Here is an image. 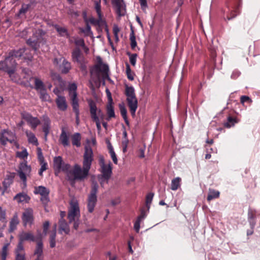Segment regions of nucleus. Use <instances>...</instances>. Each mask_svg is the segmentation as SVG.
<instances>
[{
	"label": "nucleus",
	"instance_id": "11",
	"mask_svg": "<svg viewBox=\"0 0 260 260\" xmlns=\"http://www.w3.org/2000/svg\"><path fill=\"white\" fill-rule=\"evenodd\" d=\"M53 168L55 170V174L57 175V174L61 171L67 174L68 170L71 169V166L69 164L64 163L62 157L58 156H55L53 159Z\"/></svg>",
	"mask_w": 260,
	"mask_h": 260
},
{
	"label": "nucleus",
	"instance_id": "12",
	"mask_svg": "<svg viewBox=\"0 0 260 260\" xmlns=\"http://www.w3.org/2000/svg\"><path fill=\"white\" fill-rule=\"evenodd\" d=\"M34 193L35 194H40L41 196L40 200L45 206L47 205L50 202L49 197L50 190L46 187L42 185L36 186L35 187Z\"/></svg>",
	"mask_w": 260,
	"mask_h": 260
},
{
	"label": "nucleus",
	"instance_id": "54",
	"mask_svg": "<svg viewBox=\"0 0 260 260\" xmlns=\"http://www.w3.org/2000/svg\"><path fill=\"white\" fill-rule=\"evenodd\" d=\"M113 34L114 35V37L115 38V40L116 41H118L119 40L118 38V33L120 31V29L118 25H114L113 28Z\"/></svg>",
	"mask_w": 260,
	"mask_h": 260
},
{
	"label": "nucleus",
	"instance_id": "38",
	"mask_svg": "<svg viewBox=\"0 0 260 260\" xmlns=\"http://www.w3.org/2000/svg\"><path fill=\"white\" fill-rule=\"evenodd\" d=\"M181 179L179 177H177L173 179L171 183V189L172 190H177L181 185Z\"/></svg>",
	"mask_w": 260,
	"mask_h": 260
},
{
	"label": "nucleus",
	"instance_id": "39",
	"mask_svg": "<svg viewBox=\"0 0 260 260\" xmlns=\"http://www.w3.org/2000/svg\"><path fill=\"white\" fill-rule=\"evenodd\" d=\"M31 7V4H23L21 5V7L19 10L18 13L16 14V16L17 18H20L21 15L25 14L29 10Z\"/></svg>",
	"mask_w": 260,
	"mask_h": 260
},
{
	"label": "nucleus",
	"instance_id": "20",
	"mask_svg": "<svg viewBox=\"0 0 260 260\" xmlns=\"http://www.w3.org/2000/svg\"><path fill=\"white\" fill-rule=\"evenodd\" d=\"M59 141L64 147L70 146V135L64 127H62Z\"/></svg>",
	"mask_w": 260,
	"mask_h": 260
},
{
	"label": "nucleus",
	"instance_id": "53",
	"mask_svg": "<svg viewBox=\"0 0 260 260\" xmlns=\"http://www.w3.org/2000/svg\"><path fill=\"white\" fill-rule=\"evenodd\" d=\"M127 54L129 55V61H130L131 63L133 66H135L136 63L137 54L136 53L131 54V53H128Z\"/></svg>",
	"mask_w": 260,
	"mask_h": 260
},
{
	"label": "nucleus",
	"instance_id": "56",
	"mask_svg": "<svg viewBox=\"0 0 260 260\" xmlns=\"http://www.w3.org/2000/svg\"><path fill=\"white\" fill-rule=\"evenodd\" d=\"M75 44L77 46L85 47V42L83 39H76L75 40Z\"/></svg>",
	"mask_w": 260,
	"mask_h": 260
},
{
	"label": "nucleus",
	"instance_id": "17",
	"mask_svg": "<svg viewBox=\"0 0 260 260\" xmlns=\"http://www.w3.org/2000/svg\"><path fill=\"white\" fill-rule=\"evenodd\" d=\"M21 78L25 81V84H22L25 86H30L32 88L33 86L31 85L30 82L31 80L34 78L32 71L26 68H23L21 72Z\"/></svg>",
	"mask_w": 260,
	"mask_h": 260
},
{
	"label": "nucleus",
	"instance_id": "5",
	"mask_svg": "<svg viewBox=\"0 0 260 260\" xmlns=\"http://www.w3.org/2000/svg\"><path fill=\"white\" fill-rule=\"evenodd\" d=\"M8 142L14 144L17 149L19 148L15 133L8 129H3L0 135V142L2 145L5 146Z\"/></svg>",
	"mask_w": 260,
	"mask_h": 260
},
{
	"label": "nucleus",
	"instance_id": "43",
	"mask_svg": "<svg viewBox=\"0 0 260 260\" xmlns=\"http://www.w3.org/2000/svg\"><path fill=\"white\" fill-rule=\"evenodd\" d=\"M238 121L236 118L229 116L228 118L227 121L224 123V126L226 127L230 128L232 126H234L235 124L238 122Z\"/></svg>",
	"mask_w": 260,
	"mask_h": 260
},
{
	"label": "nucleus",
	"instance_id": "40",
	"mask_svg": "<svg viewBox=\"0 0 260 260\" xmlns=\"http://www.w3.org/2000/svg\"><path fill=\"white\" fill-rule=\"evenodd\" d=\"M19 223V220L18 219L17 215L15 214L13 218L11 219L10 222V232H12L16 229V226Z\"/></svg>",
	"mask_w": 260,
	"mask_h": 260
},
{
	"label": "nucleus",
	"instance_id": "51",
	"mask_svg": "<svg viewBox=\"0 0 260 260\" xmlns=\"http://www.w3.org/2000/svg\"><path fill=\"white\" fill-rule=\"evenodd\" d=\"M126 73L127 78L129 80L133 81L134 79L133 74L131 71L130 66L128 63L126 64Z\"/></svg>",
	"mask_w": 260,
	"mask_h": 260
},
{
	"label": "nucleus",
	"instance_id": "15",
	"mask_svg": "<svg viewBox=\"0 0 260 260\" xmlns=\"http://www.w3.org/2000/svg\"><path fill=\"white\" fill-rule=\"evenodd\" d=\"M17 64L14 58L8 56L4 60L0 61V70L4 71L8 74V71L11 70L13 66L16 68Z\"/></svg>",
	"mask_w": 260,
	"mask_h": 260
},
{
	"label": "nucleus",
	"instance_id": "37",
	"mask_svg": "<svg viewBox=\"0 0 260 260\" xmlns=\"http://www.w3.org/2000/svg\"><path fill=\"white\" fill-rule=\"evenodd\" d=\"M106 142L107 144V147L109 150V153L110 154L111 158L113 160V162L115 164H117V162H118V160H117L116 154L114 151L113 147L111 143H110V142L109 140L107 141Z\"/></svg>",
	"mask_w": 260,
	"mask_h": 260
},
{
	"label": "nucleus",
	"instance_id": "31",
	"mask_svg": "<svg viewBox=\"0 0 260 260\" xmlns=\"http://www.w3.org/2000/svg\"><path fill=\"white\" fill-rule=\"evenodd\" d=\"M53 27L55 28L60 37H64L67 38H70L68 30L66 27H61L58 24L53 25Z\"/></svg>",
	"mask_w": 260,
	"mask_h": 260
},
{
	"label": "nucleus",
	"instance_id": "62",
	"mask_svg": "<svg viewBox=\"0 0 260 260\" xmlns=\"http://www.w3.org/2000/svg\"><path fill=\"white\" fill-rule=\"evenodd\" d=\"M141 222V221L137 219L134 223V228L137 233H139V230L140 229Z\"/></svg>",
	"mask_w": 260,
	"mask_h": 260
},
{
	"label": "nucleus",
	"instance_id": "32",
	"mask_svg": "<svg viewBox=\"0 0 260 260\" xmlns=\"http://www.w3.org/2000/svg\"><path fill=\"white\" fill-rule=\"evenodd\" d=\"M15 260H26L24 248L17 247L15 250Z\"/></svg>",
	"mask_w": 260,
	"mask_h": 260
},
{
	"label": "nucleus",
	"instance_id": "4",
	"mask_svg": "<svg viewBox=\"0 0 260 260\" xmlns=\"http://www.w3.org/2000/svg\"><path fill=\"white\" fill-rule=\"evenodd\" d=\"M45 34V31L42 29L36 30L33 33L32 37L27 40V44L31 47L35 51H37L40 47V43L45 42V40L43 38Z\"/></svg>",
	"mask_w": 260,
	"mask_h": 260
},
{
	"label": "nucleus",
	"instance_id": "2",
	"mask_svg": "<svg viewBox=\"0 0 260 260\" xmlns=\"http://www.w3.org/2000/svg\"><path fill=\"white\" fill-rule=\"evenodd\" d=\"M77 90V85L76 83H72L69 84L68 87L69 95L71 101L73 110L76 115V123L78 125L80 123V110Z\"/></svg>",
	"mask_w": 260,
	"mask_h": 260
},
{
	"label": "nucleus",
	"instance_id": "61",
	"mask_svg": "<svg viewBox=\"0 0 260 260\" xmlns=\"http://www.w3.org/2000/svg\"><path fill=\"white\" fill-rule=\"evenodd\" d=\"M8 244H7L5 245L2 248V257H7L8 254Z\"/></svg>",
	"mask_w": 260,
	"mask_h": 260
},
{
	"label": "nucleus",
	"instance_id": "42",
	"mask_svg": "<svg viewBox=\"0 0 260 260\" xmlns=\"http://www.w3.org/2000/svg\"><path fill=\"white\" fill-rule=\"evenodd\" d=\"M35 88L37 90H40L46 89L43 82L39 78L35 77Z\"/></svg>",
	"mask_w": 260,
	"mask_h": 260
},
{
	"label": "nucleus",
	"instance_id": "63",
	"mask_svg": "<svg viewBox=\"0 0 260 260\" xmlns=\"http://www.w3.org/2000/svg\"><path fill=\"white\" fill-rule=\"evenodd\" d=\"M106 92L108 100V104H113V99L112 98L111 93L108 88H106Z\"/></svg>",
	"mask_w": 260,
	"mask_h": 260
},
{
	"label": "nucleus",
	"instance_id": "28",
	"mask_svg": "<svg viewBox=\"0 0 260 260\" xmlns=\"http://www.w3.org/2000/svg\"><path fill=\"white\" fill-rule=\"evenodd\" d=\"M72 58L73 61L77 62H80L81 60L84 59L79 48H76L72 52Z\"/></svg>",
	"mask_w": 260,
	"mask_h": 260
},
{
	"label": "nucleus",
	"instance_id": "18",
	"mask_svg": "<svg viewBox=\"0 0 260 260\" xmlns=\"http://www.w3.org/2000/svg\"><path fill=\"white\" fill-rule=\"evenodd\" d=\"M22 220L25 226L27 224L31 225L33 223V210L31 208H28L25 210L22 214Z\"/></svg>",
	"mask_w": 260,
	"mask_h": 260
},
{
	"label": "nucleus",
	"instance_id": "29",
	"mask_svg": "<svg viewBox=\"0 0 260 260\" xmlns=\"http://www.w3.org/2000/svg\"><path fill=\"white\" fill-rule=\"evenodd\" d=\"M122 135H123V140L122 141L121 144L122 146V151L124 153L126 152L127 151V147L129 142L128 139L127 138V134L126 132V130L125 127L123 125H122Z\"/></svg>",
	"mask_w": 260,
	"mask_h": 260
},
{
	"label": "nucleus",
	"instance_id": "30",
	"mask_svg": "<svg viewBox=\"0 0 260 260\" xmlns=\"http://www.w3.org/2000/svg\"><path fill=\"white\" fill-rule=\"evenodd\" d=\"M59 232L60 234L64 233L66 234L70 233L69 225L64 219L59 221Z\"/></svg>",
	"mask_w": 260,
	"mask_h": 260
},
{
	"label": "nucleus",
	"instance_id": "34",
	"mask_svg": "<svg viewBox=\"0 0 260 260\" xmlns=\"http://www.w3.org/2000/svg\"><path fill=\"white\" fill-rule=\"evenodd\" d=\"M56 228L57 225L55 224L54 225V229L51 232L49 238L50 246L51 248H54L56 246Z\"/></svg>",
	"mask_w": 260,
	"mask_h": 260
},
{
	"label": "nucleus",
	"instance_id": "52",
	"mask_svg": "<svg viewBox=\"0 0 260 260\" xmlns=\"http://www.w3.org/2000/svg\"><path fill=\"white\" fill-rule=\"evenodd\" d=\"M86 28H81L80 30L82 32L84 33L86 35L88 36L90 34H92V31L91 30V27L89 25L88 22H86Z\"/></svg>",
	"mask_w": 260,
	"mask_h": 260
},
{
	"label": "nucleus",
	"instance_id": "14",
	"mask_svg": "<svg viewBox=\"0 0 260 260\" xmlns=\"http://www.w3.org/2000/svg\"><path fill=\"white\" fill-rule=\"evenodd\" d=\"M21 116L33 129H36L37 127L41 124V121L37 117H33L31 114L28 112H24L22 113Z\"/></svg>",
	"mask_w": 260,
	"mask_h": 260
},
{
	"label": "nucleus",
	"instance_id": "25",
	"mask_svg": "<svg viewBox=\"0 0 260 260\" xmlns=\"http://www.w3.org/2000/svg\"><path fill=\"white\" fill-rule=\"evenodd\" d=\"M101 168V172L102 173V176L106 179V183H108V180L110 178L112 174V165L111 162L109 161L108 165L105 166L104 167H102Z\"/></svg>",
	"mask_w": 260,
	"mask_h": 260
},
{
	"label": "nucleus",
	"instance_id": "1",
	"mask_svg": "<svg viewBox=\"0 0 260 260\" xmlns=\"http://www.w3.org/2000/svg\"><path fill=\"white\" fill-rule=\"evenodd\" d=\"M93 160V154L92 148L89 145L85 146L82 168L79 165L76 164L74 166L73 169H69L67 173V179L72 184H73L76 180L83 181L87 178Z\"/></svg>",
	"mask_w": 260,
	"mask_h": 260
},
{
	"label": "nucleus",
	"instance_id": "35",
	"mask_svg": "<svg viewBox=\"0 0 260 260\" xmlns=\"http://www.w3.org/2000/svg\"><path fill=\"white\" fill-rule=\"evenodd\" d=\"M25 134L27 136L28 141L29 143H31L36 146H38L39 145L38 139L33 133L28 130H26L25 131Z\"/></svg>",
	"mask_w": 260,
	"mask_h": 260
},
{
	"label": "nucleus",
	"instance_id": "10",
	"mask_svg": "<svg viewBox=\"0 0 260 260\" xmlns=\"http://www.w3.org/2000/svg\"><path fill=\"white\" fill-rule=\"evenodd\" d=\"M55 66H59L60 72L63 74H67L72 69V65L70 62L68 61L64 57L55 58L53 60Z\"/></svg>",
	"mask_w": 260,
	"mask_h": 260
},
{
	"label": "nucleus",
	"instance_id": "36",
	"mask_svg": "<svg viewBox=\"0 0 260 260\" xmlns=\"http://www.w3.org/2000/svg\"><path fill=\"white\" fill-rule=\"evenodd\" d=\"M81 136L80 133H76L72 136V144L77 147L81 146Z\"/></svg>",
	"mask_w": 260,
	"mask_h": 260
},
{
	"label": "nucleus",
	"instance_id": "16",
	"mask_svg": "<svg viewBox=\"0 0 260 260\" xmlns=\"http://www.w3.org/2000/svg\"><path fill=\"white\" fill-rule=\"evenodd\" d=\"M112 4L117 15L120 17L126 13V6L123 0H111Z\"/></svg>",
	"mask_w": 260,
	"mask_h": 260
},
{
	"label": "nucleus",
	"instance_id": "41",
	"mask_svg": "<svg viewBox=\"0 0 260 260\" xmlns=\"http://www.w3.org/2000/svg\"><path fill=\"white\" fill-rule=\"evenodd\" d=\"M25 50V48H21L17 50H12L9 52V56L13 58H19L21 57Z\"/></svg>",
	"mask_w": 260,
	"mask_h": 260
},
{
	"label": "nucleus",
	"instance_id": "64",
	"mask_svg": "<svg viewBox=\"0 0 260 260\" xmlns=\"http://www.w3.org/2000/svg\"><path fill=\"white\" fill-rule=\"evenodd\" d=\"M78 63L80 65L81 70L82 71H83L86 70V62L84 59L81 60L80 62Z\"/></svg>",
	"mask_w": 260,
	"mask_h": 260
},
{
	"label": "nucleus",
	"instance_id": "24",
	"mask_svg": "<svg viewBox=\"0 0 260 260\" xmlns=\"http://www.w3.org/2000/svg\"><path fill=\"white\" fill-rule=\"evenodd\" d=\"M55 103L59 110L65 111L68 108V104L65 96L58 95L55 100Z\"/></svg>",
	"mask_w": 260,
	"mask_h": 260
},
{
	"label": "nucleus",
	"instance_id": "60",
	"mask_svg": "<svg viewBox=\"0 0 260 260\" xmlns=\"http://www.w3.org/2000/svg\"><path fill=\"white\" fill-rule=\"evenodd\" d=\"M6 219V210H3L1 207H0V221L2 222H5Z\"/></svg>",
	"mask_w": 260,
	"mask_h": 260
},
{
	"label": "nucleus",
	"instance_id": "59",
	"mask_svg": "<svg viewBox=\"0 0 260 260\" xmlns=\"http://www.w3.org/2000/svg\"><path fill=\"white\" fill-rule=\"evenodd\" d=\"M120 111L123 118L127 117V110L124 105H120Z\"/></svg>",
	"mask_w": 260,
	"mask_h": 260
},
{
	"label": "nucleus",
	"instance_id": "33",
	"mask_svg": "<svg viewBox=\"0 0 260 260\" xmlns=\"http://www.w3.org/2000/svg\"><path fill=\"white\" fill-rule=\"evenodd\" d=\"M37 241V246L34 251V255H43V244L42 240L41 235L39 240Z\"/></svg>",
	"mask_w": 260,
	"mask_h": 260
},
{
	"label": "nucleus",
	"instance_id": "6",
	"mask_svg": "<svg viewBox=\"0 0 260 260\" xmlns=\"http://www.w3.org/2000/svg\"><path fill=\"white\" fill-rule=\"evenodd\" d=\"M99 185L95 181H93L91 184V189L88 197L87 208L90 213H92L94 209L97 202L96 193L98 191Z\"/></svg>",
	"mask_w": 260,
	"mask_h": 260
},
{
	"label": "nucleus",
	"instance_id": "47",
	"mask_svg": "<svg viewBox=\"0 0 260 260\" xmlns=\"http://www.w3.org/2000/svg\"><path fill=\"white\" fill-rule=\"evenodd\" d=\"M129 40L131 41V47L132 49H135L137 46V42L133 30H132L129 35Z\"/></svg>",
	"mask_w": 260,
	"mask_h": 260
},
{
	"label": "nucleus",
	"instance_id": "13",
	"mask_svg": "<svg viewBox=\"0 0 260 260\" xmlns=\"http://www.w3.org/2000/svg\"><path fill=\"white\" fill-rule=\"evenodd\" d=\"M19 242L17 247L24 248L23 246V242L26 241L31 242L37 241L39 238H36L34 234L31 232H21L18 236Z\"/></svg>",
	"mask_w": 260,
	"mask_h": 260
},
{
	"label": "nucleus",
	"instance_id": "19",
	"mask_svg": "<svg viewBox=\"0 0 260 260\" xmlns=\"http://www.w3.org/2000/svg\"><path fill=\"white\" fill-rule=\"evenodd\" d=\"M95 68L97 71L103 73V78L104 79H107V80L109 81L110 82H113L112 80L111 79L109 76V69L108 64L103 63H97L95 66Z\"/></svg>",
	"mask_w": 260,
	"mask_h": 260
},
{
	"label": "nucleus",
	"instance_id": "55",
	"mask_svg": "<svg viewBox=\"0 0 260 260\" xmlns=\"http://www.w3.org/2000/svg\"><path fill=\"white\" fill-rule=\"evenodd\" d=\"M37 155H38V160L40 161H43L45 160L44 156L43 155V153L42 151V149L40 147L37 148Z\"/></svg>",
	"mask_w": 260,
	"mask_h": 260
},
{
	"label": "nucleus",
	"instance_id": "7",
	"mask_svg": "<svg viewBox=\"0 0 260 260\" xmlns=\"http://www.w3.org/2000/svg\"><path fill=\"white\" fill-rule=\"evenodd\" d=\"M88 103L89 107L91 118L92 120L95 122L97 129L99 131H100L101 129V125L99 116H103L102 111L100 109H98L96 103L93 100H88Z\"/></svg>",
	"mask_w": 260,
	"mask_h": 260
},
{
	"label": "nucleus",
	"instance_id": "58",
	"mask_svg": "<svg viewBox=\"0 0 260 260\" xmlns=\"http://www.w3.org/2000/svg\"><path fill=\"white\" fill-rule=\"evenodd\" d=\"M50 226V222L49 221H46L44 222L43 225V234L46 235L48 233V230Z\"/></svg>",
	"mask_w": 260,
	"mask_h": 260
},
{
	"label": "nucleus",
	"instance_id": "26",
	"mask_svg": "<svg viewBox=\"0 0 260 260\" xmlns=\"http://www.w3.org/2000/svg\"><path fill=\"white\" fill-rule=\"evenodd\" d=\"M13 199L18 203H28L30 200V198L26 193L22 192L16 194Z\"/></svg>",
	"mask_w": 260,
	"mask_h": 260
},
{
	"label": "nucleus",
	"instance_id": "57",
	"mask_svg": "<svg viewBox=\"0 0 260 260\" xmlns=\"http://www.w3.org/2000/svg\"><path fill=\"white\" fill-rule=\"evenodd\" d=\"M142 10L145 12L148 8L147 0H139Z\"/></svg>",
	"mask_w": 260,
	"mask_h": 260
},
{
	"label": "nucleus",
	"instance_id": "27",
	"mask_svg": "<svg viewBox=\"0 0 260 260\" xmlns=\"http://www.w3.org/2000/svg\"><path fill=\"white\" fill-rule=\"evenodd\" d=\"M15 173H10L7 174L6 178L4 179L3 184L4 188V190L3 192V194L4 193L5 191L10 187L11 184L13 182V180L15 177Z\"/></svg>",
	"mask_w": 260,
	"mask_h": 260
},
{
	"label": "nucleus",
	"instance_id": "48",
	"mask_svg": "<svg viewBox=\"0 0 260 260\" xmlns=\"http://www.w3.org/2000/svg\"><path fill=\"white\" fill-rule=\"evenodd\" d=\"M28 155V153L27 151L26 148H23V150L22 151H17L16 152V157L24 159L26 158Z\"/></svg>",
	"mask_w": 260,
	"mask_h": 260
},
{
	"label": "nucleus",
	"instance_id": "49",
	"mask_svg": "<svg viewBox=\"0 0 260 260\" xmlns=\"http://www.w3.org/2000/svg\"><path fill=\"white\" fill-rule=\"evenodd\" d=\"M154 197V193L152 192L149 193L146 197V205L148 209H149L151 202Z\"/></svg>",
	"mask_w": 260,
	"mask_h": 260
},
{
	"label": "nucleus",
	"instance_id": "22",
	"mask_svg": "<svg viewBox=\"0 0 260 260\" xmlns=\"http://www.w3.org/2000/svg\"><path fill=\"white\" fill-rule=\"evenodd\" d=\"M16 68H15V66H13L12 69L11 70L8 71V75L9 77L11 78V80L16 83L19 84H25V81L24 80L22 79L21 77L19 76L16 72Z\"/></svg>",
	"mask_w": 260,
	"mask_h": 260
},
{
	"label": "nucleus",
	"instance_id": "8",
	"mask_svg": "<svg viewBox=\"0 0 260 260\" xmlns=\"http://www.w3.org/2000/svg\"><path fill=\"white\" fill-rule=\"evenodd\" d=\"M31 171V166L27 164L26 161L24 160L20 163L17 172L19 178L25 186L26 185L27 177L30 176Z\"/></svg>",
	"mask_w": 260,
	"mask_h": 260
},
{
	"label": "nucleus",
	"instance_id": "50",
	"mask_svg": "<svg viewBox=\"0 0 260 260\" xmlns=\"http://www.w3.org/2000/svg\"><path fill=\"white\" fill-rule=\"evenodd\" d=\"M40 164L41 165V168L39 171V174L40 176H42L43 175V173L47 169V163L44 160L43 161H40Z\"/></svg>",
	"mask_w": 260,
	"mask_h": 260
},
{
	"label": "nucleus",
	"instance_id": "23",
	"mask_svg": "<svg viewBox=\"0 0 260 260\" xmlns=\"http://www.w3.org/2000/svg\"><path fill=\"white\" fill-rule=\"evenodd\" d=\"M92 25L98 26L97 30L101 31L102 28L107 25L106 21L102 18L98 17L95 19L93 17L89 19V21Z\"/></svg>",
	"mask_w": 260,
	"mask_h": 260
},
{
	"label": "nucleus",
	"instance_id": "3",
	"mask_svg": "<svg viewBox=\"0 0 260 260\" xmlns=\"http://www.w3.org/2000/svg\"><path fill=\"white\" fill-rule=\"evenodd\" d=\"M125 94L126 101L129 108L130 112L133 117L135 116L136 111L138 108V100L136 98L135 89L133 86H125Z\"/></svg>",
	"mask_w": 260,
	"mask_h": 260
},
{
	"label": "nucleus",
	"instance_id": "45",
	"mask_svg": "<svg viewBox=\"0 0 260 260\" xmlns=\"http://www.w3.org/2000/svg\"><path fill=\"white\" fill-rule=\"evenodd\" d=\"M101 0H98V1H95L94 3V8L95 10V11L97 13L98 17L102 18L103 15L102 13V10H101Z\"/></svg>",
	"mask_w": 260,
	"mask_h": 260
},
{
	"label": "nucleus",
	"instance_id": "9",
	"mask_svg": "<svg viewBox=\"0 0 260 260\" xmlns=\"http://www.w3.org/2000/svg\"><path fill=\"white\" fill-rule=\"evenodd\" d=\"M80 217V213L78 203L76 200H73L71 202L68 214L69 222L71 223L74 220L79 219Z\"/></svg>",
	"mask_w": 260,
	"mask_h": 260
},
{
	"label": "nucleus",
	"instance_id": "46",
	"mask_svg": "<svg viewBox=\"0 0 260 260\" xmlns=\"http://www.w3.org/2000/svg\"><path fill=\"white\" fill-rule=\"evenodd\" d=\"M40 98L43 101L49 102L50 101V96L47 93L46 89H43L40 91Z\"/></svg>",
	"mask_w": 260,
	"mask_h": 260
},
{
	"label": "nucleus",
	"instance_id": "44",
	"mask_svg": "<svg viewBox=\"0 0 260 260\" xmlns=\"http://www.w3.org/2000/svg\"><path fill=\"white\" fill-rule=\"evenodd\" d=\"M107 113L108 118H114L115 116L113 104H108L107 107Z\"/></svg>",
	"mask_w": 260,
	"mask_h": 260
},
{
	"label": "nucleus",
	"instance_id": "21",
	"mask_svg": "<svg viewBox=\"0 0 260 260\" xmlns=\"http://www.w3.org/2000/svg\"><path fill=\"white\" fill-rule=\"evenodd\" d=\"M42 120L43 122L42 130L44 133V138L46 140L50 132L51 121L49 117L46 114L42 116Z\"/></svg>",
	"mask_w": 260,
	"mask_h": 260
}]
</instances>
